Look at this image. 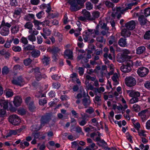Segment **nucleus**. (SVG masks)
I'll return each mask as SVG.
<instances>
[{"label": "nucleus", "instance_id": "obj_1", "mask_svg": "<svg viewBox=\"0 0 150 150\" xmlns=\"http://www.w3.org/2000/svg\"><path fill=\"white\" fill-rule=\"evenodd\" d=\"M138 4L137 2L131 3L127 5V6L125 8L124 7H118L116 8V10L118 11L119 14L117 15V18L119 19L121 16L122 14H124L127 10L129 9H131L132 7L134 5H136Z\"/></svg>", "mask_w": 150, "mask_h": 150}, {"label": "nucleus", "instance_id": "obj_2", "mask_svg": "<svg viewBox=\"0 0 150 150\" xmlns=\"http://www.w3.org/2000/svg\"><path fill=\"white\" fill-rule=\"evenodd\" d=\"M51 120V115L49 113H46L45 114L42 115L40 119V127L38 128H35V126H34L35 128L36 129V130H40L43 126L45 125L46 124H48L49 122Z\"/></svg>", "mask_w": 150, "mask_h": 150}, {"label": "nucleus", "instance_id": "obj_3", "mask_svg": "<svg viewBox=\"0 0 150 150\" xmlns=\"http://www.w3.org/2000/svg\"><path fill=\"white\" fill-rule=\"evenodd\" d=\"M125 82L126 85L129 87H132L135 86L136 81L135 79L132 76L127 77L125 80Z\"/></svg>", "mask_w": 150, "mask_h": 150}, {"label": "nucleus", "instance_id": "obj_4", "mask_svg": "<svg viewBox=\"0 0 150 150\" xmlns=\"http://www.w3.org/2000/svg\"><path fill=\"white\" fill-rule=\"evenodd\" d=\"M8 119L9 122L14 125H18L21 122L19 117L16 115H11L9 117Z\"/></svg>", "mask_w": 150, "mask_h": 150}, {"label": "nucleus", "instance_id": "obj_5", "mask_svg": "<svg viewBox=\"0 0 150 150\" xmlns=\"http://www.w3.org/2000/svg\"><path fill=\"white\" fill-rule=\"evenodd\" d=\"M68 2L71 5L70 9L72 11H76L81 8L76 3V0H68Z\"/></svg>", "mask_w": 150, "mask_h": 150}, {"label": "nucleus", "instance_id": "obj_6", "mask_svg": "<svg viewBox=\"0 0 150 150\" xmlns=\"http://www.w3.org/2000/svg\"><path fill=\"white\" fill-rule=\"evenodd\" d=\"M149 71L148 69L146 67H142L139 68L137 70V73L141 77L146 76Z\"/></svg>", "mask_w": 150, "mask_h": 150}, {"label": "nucleus", "instance_id": "obj_7", "mask_svg": "<svg viewBox=\"0 0 150 150\" xmlns=\"http://www.w3.org/2000/svg\"><path fill=\"white\" fill-rule=\"evenodd\" d=\"M148 109H146L141 111L138 113V115L141 117L142 121L144 122L148 118V115L149 111Z\"/></svg>", "mask_w": 150, "mask_h": 150}, {"label": "nucleus", "instance_id": "obj_8", "mask_svg": "<svg viewBox=\"0 0 150 150\" xmlns=\"http://www.w3.org/2000/svg\"><path fill=\"white\" fill-rule=\"evenodd\" d=\"M23 82V79L21 76H19L16 79L13 78L11 81L13 84L20 86L22 85V84Z\"/></svg>", "mask_w": 150, "mask_h": 150}, {"label": "nucleus", "instance_id": "obj_9", "mask_svg": "<svg viewBox=\"0 0 150 150\" xmlns=\"http://www.w3.org/2000/svg\"><path fill=\"white\" fill-rule=\"evenodd\" d=\"M87 97L84 98L82 99V104L84 106L85 108H87L89 106L91 103L90 97L87 93Z\"/></svg>", "mask_w": 150, "mask_h": 150}, {"label": "nucleus", "instance_id": "obj_10", "mask_svg": "<svg viewBox=\"0 0 150 150\" xmlns=\"http://www.w3.org/2000/svg\"><path fill=\"white\" fill-rule=\"evenodd\" d=\"M126 92L129 96L131 97L138 98L140 96V93L138 91L127 90L126 91Z\"/></svg>", "mask_w": 150, "mask_h": 150}, {"label": "nucleus", "instance_id": "obj_11", "mask_svg": "<svg viewBox=\"0 0 150 150\" xmlns=\"http://www.w3.org/2000/svg\"><path fill=\"white\" fill-rule=\"evenodd\" d=\"M18 22V21H13L10 23H9L7 22L6 23L4 20H3L1 22V27H7V28H8L9 29V28H10L12 25H16Z\"/></svg>", "mask_w": 150, "mask_h": 150}, {"label": "nucleus", "instance_id": "obj_12", "mask_svg": "<svg viewBox=\"0 0 150 150\" xmlns=\"http://www.w3.org/2000/svg\"><path fill=\"white\" fill-rule=\"evenodd\" d=\"M136 23L134 21H131L127 23H126L125 25V26L129 30H133L134 29L135 27Z\"/></svg>", "mask_w": 150, "mask_h": 150}, {"label": "nucleus", "instance_id": "obj_13", "mask_svg": "<svg viewBox=\"0 0 150 150\" xmlns=\"http://www.w3.org/2000/svg\"><path fill=\"white\" fill-rule=\"evenodd\" d=\"M22 102V99L20 96H16L14 97L13 103L15 106L16 107L19 106Z\"/></svg>", "mask_w": 150, "mask_h": 150}, {"label": "nucleus", "instance_id": "obj_14", "mask_svg": "<svg viewBox=\"0 0 150 150\" xmlns=\"http://www.w3.org/2000/svg\"><path fill=\"white\" fill-rule=\"evenodd\" d=\"M60 49L58 47H49L47 49V51L50 52L52 54H57L59 52Z\"/></svg>", "mask_w": 150, "mask_h": 150}, {"label": "nucleus", "instance_id": "obj_15", "mask_svg": "<svg viewBox=\"0 0 150 150\" xmlns=\"http://www.w3.org/2000/svg\"><path fill=\"white\" fill-rule=\"evenodd\" d=\"M120 76L119 75L115 73L113 74L112 77V79L113 82V84L114 85H117L119 83Z\"/></svg>", "mask_w": 150, "mask_h": 150}, {"label": "nucleus", "instance_id": "obj_16", "mask_svg": "<svg viewBox=\"0 0 150 150\" xmlns=\"http://www.w3.org/2000/svg\"><path fill=\"white\" fill-rule=\"evenodd\" d=\"M64 56L65 58L73 59V52L70 50L67 49L64 52Z\"/></svg>", "mask_w": 150, "mask_h": 150}, {"label": "nucleus", "instance_id": "obj_17", "mask_svg": "<svg viewBox=\"0 0 150 150\" xmlns=\"http://www.w3.org/2000/svg\"><path fill=\"white\" fill-rule=\"evenodd\" d=\"M42 63L44 65H48L50 63V57L47 55L43 56L41 59Z\"/></svg>", "mask_w": 150, "mask_h": 150}, {"label": "nucleus", "instance_id": "obj_18", "mask_svg": "<svg viewBox=\"0 0 150 150\" xmlns=\"http://www.w3.org/2000/svg\"><path fill=\"white\" fill-rule=\"evenodd\" d=\"M138 21L141 25H144L146 24L148 21L147 20L143 15L140 16L138 18Z\"/></svg>", "mask_w": 150, "mask_h": 150}, {"label": "nucleus", "instance_id": "obj_19", "mask_svg": "<svg viewBox=\"0 0 150 150\" xmlns=\"http://www.w3.org/2000/svg\"><path fill=\"white\" fill-rule=\"evenodd\" d=\"M131 34V33L128 29L127 30L125 28H124L121 30V35L125 38H126L129 37Z\"/></svg>", "mask_w": 150, "mask_h": 150}, {"label": "nucleus", "instance_id": "obj_20", "mask_svg": "<svg viewBox=\"0 0 150 150\" xmlns=\"http://www.w3.org/2000/svg\"><path fill=\"white\" fill-rule=\"evenodd\" d=\"M126 39L123 38H121L118 41L119 45L121 47H125L127 46Z\"/></svg>", "mask_w": 150, "mask_h": 150}, {"label": "nucleus", "instance_id": "obj_21", "mask_svg": "<svg viewBox=\"0 0 150 150\" xmlns=\"http://www.w3.org/2000/svg\"><path fill=\"white\" fill-rule=\"evenodd\" d=\"M40 51L37 49H34L31 52V56L34 58L38 57L40 55Z\"/></svg>", "mask_w": 150, "mask_h": 150}, {"label": "nucleus", "instance_id": "obj_22", "mask_svg": "<svg viewBox=\"0 0 150 150\" xmlns=\"http://www.w3.org/2000/svg\"><path fill=\"white\" fill-rule=\"evenodd\" d=\"M96 96L95 97L94 100V103L98 105H100L101 103V94H100L98 96L96 94Z\"/></svg>", "mask_w": 150, "mask_h": 150}, {"label": "nucleus", "instance_id": "obj_23", "mask_svg": "<svg viewBox=\"0 0 150 150\" xmlns=\"http://www.w3.org/2000/svg\"><path fill=\"white\" fill-rule=\"evenodd\" d=\"M82 12L83 16L85 17L87 20L91 21V15L89 11L86 9H84L83 10Z\"/></svg>", "mask_w": 150, "mask_h": 150}, {"label": "nucleus", "instance_id": "obj_24", "mask_svg": "<svg viewBox=\"0 0 150 150\" xmlns=\"http://www.w3.org/2000/svg\"><path fill=\"white\" fill-rule=\"evenodd\" d=\"M121 70L124 72H129L131 70V67L127 65H122L120 67Z\"/></svg>", "mask_w": 150, "mask_h": 150}, {"label": "nucleus", "instance_id": "obj_25", "mask_svg": "<svg viewBox=\"0 0 150 150\" xmlns=\"http://www.w3.org/2000/svg\"><path fill=\"white\" fill-rule=\"evenodd\" d=\"M146 47L144 46H140L136 49V54H140L143 53L145 51Z\"/></svg>", "mask_w": 150, "mask_h": 150}, {"label": "nucleus", "instance_id": "obj_26", "mask_svg": "<svg viewBox=\"0 0 150 150\" xmlns=\"http://www.w3.org/2000/svg\"><path fill=\"white\" fill-rule=\"evenodd\" d=\"M100 15V13L97 11L93 12L91 15V21L94 20L98 18Z\"/></svg>", "mask_w": 150, "mask_h": 150}, {"label": "nucleus", "instance_id": "obj_27", "mask_svg": "<svg viewBox=\"0 0 150 150\" xmlns=\"http://www.w3.org/2000/svg\"><path fill=\"white\" fill-rule=\"evenodd\" d=\"M9 29L6 27H4L1 30L0 32L1 34L4 36H6L8 35L9 33Z\"/></svg>", "mask_w": 150, "mask_h": 150}, {"label": "nucleus", "instance_id": "obj_28", "mask_svg": "<svg viewBox=\"0 0 150 150\" xmlns=\"http://www.w3.org/2000/svg\"><path fill=\"white\" fill-rule=\"evenodd\" d=\"M18 133H19L18 130L17 129H11L9 131L7 135L6 136V137L7 138L8 137H10L11 135L16 134Z\"/></svg>", "mask_w": 150, "mask_h": 150}, {"label": "nucleus", "instance_id": "obj_29", "mask_svg": "<svg viewBox=\"0 0 150 150\" xmlns=\"http://www.w3.org/2000/svg\"><path fill=\"white\" fill-rule=\"evenodd\" d=\"M35 18V16L33 14H28L25 15L24 18V19L27 21H30L32 19Z\"/></svg>", "mask_w": 150, "mask_h": 150}, {"label": "nucleus", "instance_id": "obj_30", "mask_svg": "<svg viewBox=\"0 0 150 150\" xmlns=\"http://www.w3.org/2000/svg\"><path fill=\"white\" fill-rule=\"evenodd\" d=\"M58 16V14L56 12H50L48 13L47 17L49 19L57 17Z\"/></svg>", "mask_w": 150, "mask_h": 150}, {"label": "nucleus", "instance_id": "obj_31", "mask_svg": "<svg viewBox=\"0 0 150 150\" xmlns=\"http://www.w3.org/2000/svg\"><path fill=\"white\" fill-rule=\"evenodd\" d=\"M18 26L15 25L12 26L11 28V33L12 34H15L18 33L19 31Z\"/></svg>", "mask_w": 150, "mask_h": 150}, {"label": "nucleus", "instance_id": "obj_32", "mask_svg": "<svg viewBox=\"0 0 150 150\" xmlns=\"http://www.w3.org/2000/svg\"><path fill=\"white\" fill-rule=\"evenodd\" d=\"M81 118L82 119V120H79L78 123L80 125L83 126L87 123V120L84 117H81Z\"/></svg>", "mask_w": 150, "mask_h": 150}, {"label": "nucleus", "instance_id": "obj_33", "mask_svg": "<svg viewBox=\"0 0 150 150\" xmlns=\"http://www.w3.org/2000/svg\"><path fill=\"white\" fill-rule=\"evenodd\" d=\"M33 27V24L30 22H27L24 25V27L25 29H29V30L32 29Z\"/></svg>", "mask_w": 150, "mask_h": 150}, {"label": "nucleus", "instance_id": "obj_34", "mask_svg": "<svg viewBox=\"0 0 150 150\" xmlns=\"http://www.w3.org/2000/svg\"><path fill=\"white\" fill-rule=\"evenodd\" d=\"M105 4L107 7L111 8L113 11L114 10L113 8L115 5L109 1H105Z\"/></svg>", "mask_w": 150, "mask_h": 150}, {"label": "nucleus", "instance_id": "obj_35", "mask_svg": "<svg viewBox=\"0 0 150 150\" xmlns=\"http://www.w3.org/2000/svg\"><path fill=\"white\" fill-rule=\"evenodd\" d=\"M54 35L56 37H57L59 38V41L61 42L62 40V35L59 32H55L54 33Z\"/></svg>", "mask_w": 150, "mask_h": 150}, {"label": "nucleus", "instance_id": "obj_36", "mask_svg": "<svg viewBox=\"0 0 150 150\" xmlns=\"http://www.w3.org/2000/svg\"><path fill=\"white\" fill-rule=\"evenodd\" d=\"M9 72V68L6 66H4L2 69V73L3 74L6 75Z\"/></svg>", "mask_w": 150, "mask_h": 150}, {"label": "nucleus", "instance_id": "obj_37", "mask_svg": "<svg viewBox=\"0 0 150 150\" xmlns=\"http://www.w3.org/2000/svg\"><path fill=\"white\" fill-rule=\"evenodd\" d=\"M42 30L44 34H45L46 35L49 36L51 34V31L47 28H43Z\"/></svg>", "mask_w": 150, "mask_h": 150}, {"label": "nucleus", "instance_id": "obj_38", "mask_svg": "<svg viewBox=\"0 0 150 150\" xmlns=\"http://www.w3.org/2000/svg\"><path fill=\"white\" fill-rule=\"evenodd\" d=\"M26 110L25 109L21 108H19L18 110V114L23 115L26 114Z\"/></svg>", "mask_w": 150, "mask_h": 150}, {"label": "nucleus", "instance_id": "obj_39", "mask_svg": "<svg viewBox=\"0 0 150 150\" xmlns=\"http://www.w3.org/2000/svg\"><path fill=\"white\" fill-rule=\"evenodd\" d=\"M28 40L32 42H33L36 40V37L34 34H30L28 36Z\"/></svg>", "mask_w": 150, "mask_h": 150}, {"label": "nucleus", "instance_id": "obj_40", "mask_svg": "<svg viewBox=\"0 0 150 150\" xmlns=\"http://www.w3.org/2000/svg\"><path fill=\"white\" fill-rule=\"evenodd\" d=\"M132 109L134 111L138 112L140 110V107L138 105L135 104L133 106Z\"/></svg>", "mask_w": 150, "mask_h": 150}, {"label": "nucleus", "instance_id": "obj_41", "mask_svg": "<svg viewBox=\"0 0 150 150\" xmlns=\"http://www.w3.org/2000/svg\"><path fill=\"white\" fill-rule=\"evenodd\" d=\"M12 50L15 52H19L21 50V47L18 46H13L12 47Z\"/></svg>", "mask_w": 150, "mask_h": 150}, {"label": "nucleus", "instance_id": "obj_42", "mask_svg": "<svg viewBox=\"0 0 150 150\" xmlns=\"http://www.w3.org/2000/svg\"><path fill=\"white\" fill-rule=\"evenodd\" d=\"M29 108L30 110L33 111L35 108V107L34 105L33 101H31L29 104H28Z\"/></svg>", "mask_w": 150, "mask_h": 150}, {"label": "nucleus", "instance_id": "obj_43", "mask_svg": "<svg viewBox=\"0 0 150 150\" xmlns=\"http://www.w3.org/2000/svg\"><path fill=\"white\" fill-rule=\"evenodd\" d=\"M78 70V73L80 76H83V74L84 71V69L81 67H78L77 68Z\"/></svg>", "mask_w": 150, "mask_h": 150}, {"label": "nucleus", "instance_id": "obj_44", "mask_svg": "<svg viewBox=\"0 0 150 150\" xmlns=\"http://www.w3.org/2000/svg\"><path fill=\"white\" fill-rule=\"evenodd\" d=\"M144 14L146 17L150 16V7H148L144 9Z\"/></svg>", "mask_w": 150, "mask_h": 150}, {"label": "nucleus", "instance_id": "obj_45", "mask_svg": "<svg viewBox=\"0 0 150 150\" xmlns=\"http://www.w3.org/2000/svg\"><path fill=\"white\" fill-rule=\"evenodd\" d=\"M28 32L31 34H34V35H37L39 33L38 31L35 28L33 29L32 28L31 30H29Z\"/></svg>", "mask_w": 150, "mask_h": 150}, {"label": "nucleus", "instance_id": "obj_46", "mask_svg": "<svg viewBox=\"0 0 150 150\" xmlns=\"http://www.w3.org/2000/svg\"><path fill=\"white\" fill-rule=\"evenodd\" d=\"M32 60L30 58H27L24 60V64L26 66L29 65L31 63Z\"/></svg>", "mask_w": 150, "mask_h": 150}, {"label": "nucleus", "instance_id": "obj_47", "mask_svg": "<svg viewBox=\"0 0 150 150\" xmlns=\"http://www.w3.org/2000/svg\"><path fill=\"white\" fill-rule=\"evenodd\" d=\"M34 48L33 46L30 45H27L26 47L24 48V50L26 51H30L33 50Z\"/></svg>", "mask_w": 150, "mask_h": 150}, {"label": "nucleus", "instance_id": "obj_48", "mask_svg": "<svg viewBox=\"0 0 150 150\" xmlns=\"http://www.w3.org/2000/svg\"><path fill=\"white\" fill-rule=\"evenodd\" d=\"M144 38L146 40L150 39V30L146 31L144 36Z\"/></svg>", "mask_w": 150, "mask_h": 150}, {"label": "nucleus", "instance_id": "obj_49", "mask_svg": "<svg viewBox=\"0 0 150 150\" xmlns=\"http://www.w3.org/2000/svg\"><path fill=\"white\" fill-rule=\"evenodd\" d=\"M21 42L25 45L28 44V41L27 40V38L24 37H22L21 39Z\"/></svg>", "mask_w": 150, "mask_h": 150}, {"label": "nucleus", "instance_id": "obj_50", "mask_svg": "<svg viewBox=\"0 0 150 150\" xmlns=\"http://www.w3.org/2000/svg\"><path fill=\"white\" fill-rule=\"evenodd\" d=\"M86 5V8L88 10H91L93 8V5L90 2H87Z\"/></svg>", "mask_w": 150, "mask_h": 150}, {"label": "nucleus", "instance_id": "obj_51", "mask_svg": "<svg viewBox=\"0 0 150 150\" xmlns=\"http://www.w3.org/2000/svg\"><path fill=\"white\" fill-rule=\"evenodd\" d=\"M22 67L19 65L17 64L15 65L13 67V70L14 71H17L18 70H22Z\"/></svg>", "mask_w": 150, "mask_h": 150}, {"label": "nucleus", "instance_id": "obj_52", "mask_svg": "<svg viewBox=\"0 0 150 150\" xmlns=\"http://www.w3.org/2000/svg\"><path fill=\"white\" fill-rule=\"evenodd\" d=\"M6 94L8 97H10L13 96V93L11 90H8L6 92Z\"/></svg>", "mask_w": 150, "mask_h": 150}, {"label": "nucleus", "instance_id": "obj_53", "mask_svg": "<svg viewBox=\"0 0 150 150\" xmlns=\"http://www.w3.org/2000/svg\"><path fill=\"white\" fill-rule=\"evenodd\" d=\"M35 76L36 79L39 81L42 78V76L40 72H38L35 74Z\"/></svg>", "mask_w": 150, "mask_h": 150}, {"label": "nucleus", "instance_id": "obj_54", "mask_svg": "<svg viewBox=\"0 0 150 150\" xmlns=\"http://www.w3.org/2000/svg\"><path fill=\"white\" fill-rule=\"evenodd\" d=\"M22 12V9L21 8H18L17 9L15 10L14 12V14L19 15L21 14Z\"/></svg>", "mask_w": 150, "mask_h": 150}, {"label": "nucleus", "instance_id": "obj_55", "mask_svg": "<svg viewBox=\"0 0 150 150\" xmlns=\"http://www.w3.org/2000/svg\"><path fill=\"white\" fill-rule=\"evenodd\" d=\"M10 4L12 6H16L18 5L17 0H10Z\"/></svg>", "mask_w": 150, "mask_h": 150}, {"label": "nucleus", "instance_id": "obj_56", "mask_svg": "<svg viewBox=\"0 0 150 150\" xmlns=\"http://www.w3.org/2000/svg\"><path fill=\"white\" fill-rule=\"evenodd\" d=\"M139 100L138 98H135L132 97L129 101V103L130 104H133L137 102Z\"/></svg>", "mask_w": 150, "mask_h": 150}, {"label": "nucleus", "instance_id": "obj_57", "mask_svg": "<svg viewBox=\"0 0 150 150\" xmlns=\"http://www.w3.org/2000/svg\"><path fill=\"white\" fill-rule=\"evenodd\" d=\"M94 111L93 108L92 107H89L86 110V112L91 114L93 113Z\"/></svg>", "mask_w": 150, "mask_h": 150}, {"label": "nucleus", "instance_id": "obj_58", "mask_svg": "<svg viewBox=\"0 0 150 150\" xmlns=\"http://www.w3.org/2000/svg\"><path fill=\"white\" fill-rule=\"evenodd\" d=\"M2 104L3 105V108L6 109L8 108V102L7 101L5 100H3L2 103Z\"/></svg>", "mask_w": 150, "mask_h": 150}, {"label": "nucleus", "instance_id": "obj_59", "mask_svg": "<svg viewBox=\"0 0 150 150\" xmlns=\"http://www.w3.org/2000/svg\"><path fill=\"white\" fill-rule=\"evenodd\" d=\"M47 103V100L45 98H44L43 99H41L39 100V104L40 105H44L46 104Z\"/></svg>", "mask_w": 150, "mask_h": 150}, {"label": "nucleus", "instance_id": "obj_60", "mask_svg": "<svg viewBox=\"0 0 150 150\" xmlns=\"http://www.w3.org/2000/svg\"><path fill=\"white\" fill-rule=\"evenodd\" d=\"M52 86L54 88L57 89L60 86V84L59 83L56 82L53 83Z\"/></svg>", "mask_w": 150, "mask_h": 150}, {"label": "nucleus", "instance_id": "obj_61", "mask_svg": "<svg viewBox=\"0 0 150 150\" xmlns=\"http://www.w3.org/2000/svg\"><path fill=\"white\" fill-rule=\"evenodd\" d=\"M95 31L94 33L96 35H100V32L99 31V26L97 25L96 28V29H94Z\"/></svg>", "mask_w": 150, "mask_h": 150}, {"label": "nucleus", "instance_id": "obj_62", "mask_svg": "<svg viewBox=\"0 0 150 150\" xmlns=\"http://www.w3.org/2000/svg\"><path fill=\"white\" fill-rule=\"evenodd\" d=\"M123 53V55H126L130 54V52L128 50L124 49L121 51Z\"/></svg>", "mask_w": 150, "mask_h": 150}, {"label": "nucleus", "instance_id": "obj_63", "mask_svg": "<svg viewBox=\"0 0 150 150\" xmlns=\"http://www.w3.org/2000/svg\"><path fill=\"white\" fill-rule=\"evenodd\" d=\"M44 14V12L43 11H41L37 13L36 15V16L38 18L40 19L42 17L43 15Z\"/></svg>", "mask_w": 150, "mask_h": 150}, {"label": "nucleus", "instance_id": "obj_64", "mask_svg": "<svg viewBox=\"0 0 150 150\" xmlns=\"http://www.w3.org/2000/svg\"><path fill=\"white\" fill-rule=\"evenodd\" d=\"M6 111L4 110L1 109L0 110V117H3L5 116Z\"/></svg>", "mask_w": 150, "mask_h": 150}]
</instances>
